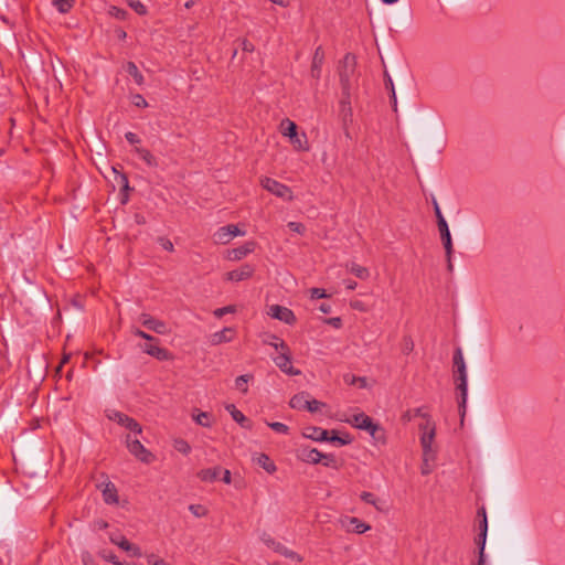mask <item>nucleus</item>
Masks as SVG:
<instances>
[{"label":"nucleus","instance_id":"nucleus-1","mask_svg":"<svg viewBox=\"0 0 565 565\" xmlns=\"http://www.w3.org/2000/svg\"><path fill=\"white\" fill-rule=\"evenodd\" d=\"M297 128V125L289 118L282 119L279 125L280 134L289 139V142L296 151H308L309 143L307 135L305 132L299 134Z\"/></svg>","mask_w":565,"mask_h":565},{"label":"nucleus","instance_id":"nucleus-2","mask_svg":"<svg viewBox=\"0 0 565 565\" xmlns=\"http://www.w3.org/2000/svg\"><path fill=\"white\" fill-rule=\"evenodd\" d=\"M454 364L456 366V381H457V390L460 392V402L459 407L465 412L467 395H468V377H467V369L463 360L461 349H457L454 354Z\"/></svg>","mask_w":565,"mask_h":565},{"label":"nucleus","instance_id":"nucleus-3","mask_svg":"<svg viewBox=\"0 0 565 565\" xmlns=\"http://www.w3.org/2000/svg\"><path fill=\"white\" fill-rule=\"evenodd\" d=\"M418 429L420 431V446L423 450H436L434 447V440L436 437V424L431 417H425L424 422L418 423Z\"/></svg>","mask_w":565,"mask_h":565},{"label":"nucleus","instance_id":"nucleus-4","mask_svg":"<svg viewBox=\"0 0 565 565\" xmlns=\"http://www.w3.org/2000/svg\"><path fill=\"white\" fill-rule=\"evenodd\" d=\"M106 416L109 420H113L129 430V434H135L136 436L142 434L141 425L136 419L121 412L116 409H108L106 412Z\"/></svg>","mask_w":565,"mask_h":565},{"label":"nucleus","instance_id":"nucleus-5","mask_svg":"<svg viewBox=\"0 0 565 565\" xmlns=\"http://www.w3.org/2000/svg\"><path fill=\"white\" fill-rule=\"evenodd\" d=\"M125 444L128 451L141 462L150 463L153 460V455L141 444L138 438H134L131 434L126 435Z\"/></svg>","mask_w":565,"mask_h":565},{"label":"nucleus","instance_id":"nucleus-6","mask_svg":"<svg viewBox=\"0 0 565 565\" xmlns=\"http://www.w3.org/2000/svg\"><path fill=\"white\" fill-rule=\"evenodd\" d=\"M260 185L271 194L276 195L277 198H280L286 201H292L294 195L292 191L289 186L286 184H282L278 182L275 179L263 177L260 179Z\"/></svg>","mask_w":565,"mask_h":565},{"label":"nucleus","instance_id":"nucleus-7","mask_svg":"<svg viewBox=\"0 0 565 565\" xmlns=\"http://www.w3.org/2000/svg\"><path fill=\"white\" fill-rule=\"evenodd\" d=\"M344 420L358 429L366 430L372 437H375L376 433L380 430L379 425H376L373 419L364 413L353 414Z\"/></svg>","mask_w":565,"mask_h":565},{"label":"nucleus","instance_id":"nucleus-8","mask_svg":"<svg viewBox=\"0 0 565 565\" xmlns=\"http://www.w3.org/2000/svg\"><path fill=\"white\" fill-rule=\"evenodd\" d=\"M262 541L263 543L268 546L269 548H271L273 551H275L276 553L296 562V563H301L302 562V556L300 554H298L297 552L292 551V550H289L287 546H285L284 544H281L280 542H277L275 539H273L270 535L268 534H264L262 536Z\"/></svg>","mask_w":565,"mask_h":565},{"label":"nucleus","instance_id":"nucleus-9","mask_svg":"<svg viewBox=\"0 0 565 565\" xmlns=\"http://www.w3.org/2000/svg\"><path fill=\"white\" fill-rule=\"evenodd\" d=\"M339 525L348 533L363 534L371 530V525L356 516L341 515L338 520Z\"/></svg>","mask_w":565,"mask_h":565},{"label":"nucleus","instance_id":"nucleus-10","mask_svg":"<svg viewBox=\"0 0 565 565\" xmlns=\"http://www.w3.org/2000/svg\"><path fill=\"white\" fill-rule=\"evenodd\" d=\"M438 230H439L440 238H441L445 252H446L448 269L451 271L452 270L451 256H452L454 248H452L451 234H450L447 222H443L441 224H438Z\"/></svg>","mask_w":565,"mask_h":565},{"label":"nucleus","instance_id":"nucleus-11","mask_svg":"<svg viewBox=\"0 0 565 565\" xmlns=\"http://www.w3.org/2000/svg\"><path fill=\"white\" fill-rule=\"evenodd\" d=\"M268 315L271 318L282 321L287 324H294L296 322V317L294 312L287 307H282L279 305L270 306L268 309Z\"/></svg>","mask_w":565,"mask_h":565},{"label":"nucleus","instance_id":"nucleus-12","mask_svg":"<svg viewBox=\"0 0 565 565\" xmlns=\"http://www.w3.org/2000/svg\"><path fill=\"white\" fill-rule=\"evenodd\" d=\"M343 66H344V70L340 73V81H341L343 90H347V89H349V85H350V76L354 72V66H355L354 55H352L350 53L345 54V56L343 57Z\"/></svg>","mask_w":565,"mask_h":565},{"label":"nucleus","instance_id":"nucleus-13","mask_svg":"<svg viewBox=\"0 0 565 565\" xmlns=\"http://www.w3.org/2000/svg\"><path fill=\"white\" fill-rule=\"evenodd\" d=\"M255 268L250 264H244L239 268L226 273L225 279L234 282L243 281L253 276Z\"/></svg>","mask_w":565,"mask_h":565},{"label":"nucleus","instance_id":"nucleus-14","mask_svg":"<svg viewBox=\"0 0 565 565\" xmlns=\"http://www.w3.org/2000/svg\"><path fill=\"white\" fill-rule=\"evenodd\" d=\"M275 364L288 375H298L300 371L295 369L291 364L290 351L281 352L279 355L274 358Z\"/></svg>","mask_w":565,"mask_h":565},{"label":"nucleus","instance_id":"nucleus-15","mask_svg":"<svg viewBox=\"0 0 565 565\" xmlns=\"http://www.w3.org/2000/svg\"><path fill=\"white\" fill-rule=\"evenodd\" d=\"M255 249L254 242H246L244 245L227 250L226 258L232 262H237L253 253Z\"/></svg>","mask_w":565,"mask_h":565},{"label":"nucleus","instance_id":"nucleus-16","mask_svg":"<svg viewBox=\"0 0 565 565\" xmlns=\"http://www.w3.org/2000/svg\"><path fill=\"white\" fill-rule=\"evenodd\" d=\"M236 330L231 327H226L221 331L214 332L210 337V343L212 345H218L222 343L232 342L235 338Z\"/></svg>","mask_w":565,"mask_h":565},{"label":"nucleus","instance_id":"nucleus-17","mask_svg":"<svg viewBox=\"0 0 565 565\" xmlns=\"http://www.w3.org/2000/svg\"><path fill=\"white\" fill-rule=\"evenodd\" d=\"M302 436L315 441H327L329 439V431L320 427L308 426L303 428Z\"/></svg>","mask_w":565,"mask_h":565},{"label":"nucleus","instance_id":"nucleus-18","mask_svg":"<svg viewBox=\"0 0 565 565\" xmlns=\"http://www.w3.org/2000/svg\"><path fill=\"white\" fill-rule=\"evenodd\" d=\"M322 452L316 448H301L298 451V458L307 463L317 465L320 463Z\"/></svg>","mask_w":565,"mask_h":565},{"label":"nucleus","instance_id":"nucleus-19","mask_svg":"<svg viewBox=\"0 0 565 565\" xmlns=\"http://www.w3.org/2000/svg\"><path fill=\"white\" fill-rule=\"evenodd\" d=\"M324 62V52L321 46L317 47L312 57L311 76L316 79L321 77L322 65Z\"/></svg>","mask_w":565,"mask_h":565},{"label":"nucleus","instance_id":"nucleus-20","mask_svg":"<svg viewBox=\"0 0 565 565\" xmlns=\"http://www.w3.org/2000/svg\"><path fill=\"white\" fill-rule=\"evenodd\" d=\"M436 456L437 450H423V463L420 467L422 475L427 476L433 471Z\"/></svg>","mask_w":565,"mask_h":565},{"label":"nucleus","instance_id":"nucleus-21","mask_svg":"<svg viewBox=\"0 0 565 565\" xmlns=\"http://www.w3.org/2000/svg\"><path fill=\"white\" fill-rule=\"evenodd\" d=\"M142 350L145 353L156 358L159 361H166L170 356L169 352L166 349L151 343L146 344Z\"/></svg>","mask_w":565,"mask_h":565},{"label":"nucleus","instance_id":"nucleus-22","mask_svg":"<svg viewBox=\"0 0 565 565\" xmlns=\"http://www.w3.org/2000/svg\"><path fill=\"white\" fill-rule=\"evenodd\" d=\"M134 152L150 168L158 167L157 158L146 148L135 147Z\"/></svg>","mask_w":565,"mask_h":565},{"label":"nucleus","instance_id":"nucleus-23","mask_svg":"<svg viewBox=\"0 0 565 565\" xmlns=\"http://www.w3.org/2000/svg\"><path fill=\"white\" fill-rule=\"evenodd\" d=\"M221 472H222L221 467L206 468V469H202L198 473V477L204 482H214L215 480H217L220 478Z\"/></svg>","mask_w":565,"mask_h":565},{"label":"nucleus","instance_id":"nucleus-24","mask_svg":"<svg viewBox=\"0 0 565 565\" xmlns=\"http://www.w3.org/2000/svg\"><path fill=\"white\" fill-rule=\"evenodd\" d=\"M103 499L107 504H117L118 494L114 483L107 482L103 489Z\"/></svg>","mask_w":565,"mask_h":565},{"label":"nucleus","instance_id":"nucleus-25","mask_svg":"<svg viewBox=\"0 0 565 565\" xmlns=\"http://www.w3.org/2000/svg\"><path fill=\"white\" fill-rule=\"evenodd\" d=\"M348 271H350L351 274H353L355 277L362 279V280H366L369 277H370V270L364 267V266H361L356 263H348L345 265Z\"/></svg>","mask_w":565,"mask_h":565},{"label":"nucleus","instance_id":"nucleus-26","mask_svg":"<svg viewBox=\"0 0 565 565\" xmlns=\"http://www.w3.org/2000/svg\"><path fill=\"white\" fill-rule=\"evenodd\" d=\"M309 394L306 392L298 393L290 398L289 405L294 409H306L308 405Z\"/></svg>","mask_w":565,"mask_h":565},{"label":"nucleus","instance_id":"nucleus-27","mask_svg":"<svg viewBox=\"0 0 565 565\" xmlns=\"http://www.w3.org/2000/svg\"><path fill=\"white\" fill-rule=\"evenodd\" d=\"M360 499L363 502L373 505L379 512L383 511L382 501L374 493L369 492V491H363L360 494Z\"/></svg>","mask_w":565,"mask_h":565},{"label":"nucleus","instance_id":"nucleus-28","mask_svg":"<svg viewBox=\"0 0 565 565\" xmlns=\"http://www.w3.org/2000/svg\"><path fill=\"white\" fill-rule=\"evenodd\" d=\"M425 417H430L429 414L426 412L425 407L408 409L403 415V418L406 422L414 420L415 418H420V422H424Z\"/></svg>","mask_w":565,"mask_h":565},{"label":"nucleus","instance_id":"nucleus-29","mask_svg":"<svg viewBox=\"0 0 565 565\" xmlns=\"http://www.w3.org/2000/svg\"><path fill=\"white\" fill-rule=\"evenodd\" d=\"M256 461L268 473H274L277 470L275 462L265 454H259Z\"/></svg>","mask_w":565,"mask_h":565},{"label":"nucleus","instance_id":"nucleus-30","mask_svg":"<svg viewBox=\"0 0 565 565\" xmlns=\"http://www.w3.org/2000/svg\"><path fill=\"white\" fill-rule=\"evenodd\" d=\"M126 72L134 78L135 83L141 86L145 82L143 75L134 62H128L125 66Z\"/></svg>","mask_w":565,"mask_h":565},{"label":"nucleus","instance_id":"nucleus-31","mask_svg":"<svg viewBox=\"0 0 565 565\" xmlns=\"http://www.w3.org/2000/svg\"><path fill=\"white\" fill-rule=\"evenodd\" d=\"M213 241L215 244H228L232 241L231 234L226 226L220 227L214 234H213Z\"/></svg>","mask_w":565,"mask_h":565},{"label":"nucleus","instance_id":"nucleus-32","mask_svg":"<svg viewBox=\"0 0 565 565\" xmlns=\"http://www.w3.org/2000/svg\"><path fill=\"white\" fill-rule=\"evenodd\" d=\"M146 328L148 330H151V331L158 333V334H166L168 332L166 322H163L159 319H156L153 317H151V319L149 320V323L147 324Z\"/></svg>","mask_w":565,"mask_h":565},{"label":"nucleus","instance_id":"nucleus-33","mask_svg":"<svg viewBox=\"0 0 565 565\" xmlns=\"http://www.w3.org/2000/svg\"><path fill=\"white\" fill-rule=\"evenodd\" d=\"M226 411H228V412H230V414H231L232 418H233L236 423H238V424H239L241 426H243V427L249 428V426H248V425H246V423H247V418L245 417V415H244L241 411H238V409L235 407V405H233V404L227 405V406H226Z\"/></svg>","mask_w":565,"mask_h":565},{"label":"nucleus","instance_id":"nucleus-34","mask_svg":"<svg viewBox=\"0 0 565 565\" xmlns=\"http://www.w3.org/2000/svg\"><path fill=\"white\" fill-rule=\"evenodd\" d=\"M193 420L203 427L212 426V415L207 412H199L192 415Z\"/></svg>","mask_w":565,"mask_h":565},{"label":"nucleus","instance_id":"nucleus-35","mask_svg":"<svg viewBox=\"0 0 565 565\" xmlns=\"http://www.w3.org/2000/svg\"><path fill=\"white\" fill-rule=\"evenodd\" d=\"M253 379L249 374L239 375L235 380V387L241 391L242 393H247L248 391V382Z\"/></svg>","mask_w":565,"mask_h":565},{"label":"nucleus","instance_id":"nucleus-36","mask_svg":"<svg viewBox=\"0 0 565 565\" xmlns=\"http://www.w3.org/2000/svg\"><path fill=\"white\" fill-rule=\"evenodd\" d=\"M173 448L183 455H189L191 452V446L185 439L182 438H177L173 440Z\"/></svg>","mask_w":565,"mask_h":565},{"label":"nucleus","instance_id":"nucleus-37","mask_svg":"<svg viewBox=\"0 0 565 565\" xmlns=\"http://www.w3.org/2000/svg\"><path fill=\"white\" fill-rule=\"evenodd\" d=\"M53 4L56 7L58 12L66 13L73 8L74 0H53Z\"/></svg>","mask_w":565,"mask_h":565},{"label":"nucleus","instance_id":"nucleus-38","mask_svg":"<svg viewBox=\"0 0 565 565\" xmlns=\"http://www.w3.org/2000/svg\"><path fill=\"white\" fill-rule=\"evenodd\" d=\"M479 521V532L488 533V519L484 507L480 508L477 512Z\"/></svg>","mask_w":565,"mask_h":565},{"label":"nucleus","instance_id":"nucleus-39","mask_svg":"<svg viewBox=\"0 0 565 565\" xmlns=\"http://www.w3.org/2000/svg\"><path fill=\"white\" fill-rule=\"evenodd\" d=\"M320 463H322L324 467H330V468H335V469L339 468L335 457L331 454H322Z\"/></svg>","mask_w":565,"mask_h":565},{"label":"nucleus","instance_id":"nucleus-40","mask_svg":"<svg viewBox=\"0 0 565 565\" xmlns=\"http://www.w3.org/2000/svg\"><path fill=\"white\" fill-rule=\"evenodd\" d=\"M267 426L270 427L274 431H276L278 434L286 435L289 433V427L287 425H285L284 423L267 422Z\"/></svg>","mask_w":565,"mask_h":565},{"label":"nucleus","instance_id":"nucleus-41","mask_svg":"<svg viewBox=\"0 0 565 565\" xmlns=\"http://www.w3.org/2000/svg\"><path fill=\"white\" fill-rule=\"evenodd\" d=\"M125 552L129 553L134 557H140L141 556V550L138 545L130 543L127 541V543L122 546Z\"/></svg>","mask_w":565,"mask_h":565},{"label":"nucleus","instance_id":"nucleus-42","mask_svg":"<svg viewBox=\"0 0 565 565\" xmlns=\"http://www.w3.org/2000/svg\"><path fill=\"white\" fill-rule=\"evenodd\" d=\"M125 552L129 553L134 557H140L141 556V550L138 545L130 543L127 541V543L122 546Z\"/></svg>","mask_w":565,"mask_h":565},{"label":"nucleus","instance_id":"nucleus-43","mask_svg":"<svg viewBox=\"0 0 565 565\" xmlns=\"http://www.w3.org/2000/svg\"><path fill=\"white\" fill-rule=\"evenodd\" d=\"M235 311H236V307L233 305H230V306H225V307L215 309L213 313L216 318H222L224 315L234 313Z\"/></svg>","mask_w":565,"mask_h":565},{"label":"nucleus","instance_id":"nucleus-44","mask_svg":"<svg viewBox=\"0 0 565 565\" xmlns=\"http://www.w3.org/2000/svg\"><path fill=\"white\" fill-rule=\"evenodd\" d=\"M129 6L138 13L146 14V6L140 0H129Z\"/></svg>","mask_w":565,"mask_h":565},{"label":"nucleus","instance_id":"nucleus-45","mask_svg":"<svg viewBox=\"0 0 565 565\" xmlns=\"http://www.w3.org/2000/svg\"><path fill=\"white\" fill-rule=\"evenodd\" d=\"M146 559H147L148 565H170L163 558H160L154 554H148L146 556Z\"/></svg>","mask_w":565,"mask_h":565},{"label":"nucleus","instance_id":"nucleus-46","mask_svg":"<svg viewBox=\"0 0 565 565\" xmlns=\"http://www.w3.org/2000/svg\"><path fill=\"white\" fill-rule=\"evenodd\" d=\"M131 332L136 335V337H139L141 339H145L147 341H151V342H157L158 339H156L154 337H152L151 334L138 329V328H132Z\"/></svg>","mask_w":565,"mask_h":565},{"label":"nucleus","instance_id":"nucleus-47","mask_svg":"<svg viewBox=\"0 0 565 565\" xmlns=\"http://www.w3.org/2000/svg\"><path fill=\"white\" fill-rule=\"evenodd\" d=\"M109 540L113 544L117 545L119 548H122V546L127 543V539L119 534H110Z\"/></svg>","mask_w":565,"mask_h":565},{"label":"nucleus","instance_id":"nucleus-48","mask_svg":"<svg viewBox=\"0 0 565 565\" xmlns=\"http://www.w3.org/2000/svg\"><path fill=\"white\" fill-rule=\"evenodd\" d=\"M324 404L322 402H319L317 399H309L308 398V405L306 407L307 411L311 413L318 412Z\"/></svg>","mask_w":565,"mask_h":565},{"label":"nucleus","instance_id":"nucleus-49","mask_svg":"<svg viewBox=\"0 0 565 565\" xmlns=\"http://www.w3.org/2000/svg\"><path fill=\"white\" fill-rule=\"evenodd\" d=\"M226 228L228 230L232 239L236 236H244L246 234L245 231L241 230L237 225L234 224L226 225Z\"/></svg>","mask_w":565,"mask_h":565},{"label":"nucleus","instance_id":"nucleus-50","mask_svg":"<svg viewBox=\"0 0 565 565\" xmlns=\"http://www.w3.org/2000/svg\"><path fill=\"white\" fill-rule=\"evenodd\" d=\"M189 510L198 518L204 516L206 514V509L200 504H191Z\"/></svg>","mask_w":565,"mask_h":565},{"label":"nucleus","instance_id":"nucleus-51","mask_svg":"<svg viewBox=\"0 0 565 565\" xmlns=\"http://www.w3.org/2000/svg\"><path fill=\"white\" fill-rule=\"evenodd\" d=\"M132 104H134L135 106H137V107H142V108L148 107V103H147V100H146V99L143 98V96H142V95H140V94H136V95H134V97H132Z\"/></svg>","mask_w":565,"mask_h":565},{"label":"nucleus","instance_id":"nucleus-52","mask_svg":"<svg viewBox=\"0 0 565 565\" xmlns=\"http://www.w3.org/2000/svg\"><path fill=\"white\" fill-rule=\"evenodd\" d=\"M288 227L292 231V232H296L298 234H303L305 231H306V227L302 223H299V222H289L288 223Z\"/></svg>","mask_w":565,"mask_h":565},{"label":"nucleus","instance_id":"nucleus-53","mask_svg":"<svg viewBox=\"0 0 565 565\" xmlns=\"http://www.w3.org/2000/svg\"><path fill=\"white\" fill-rule=\"evenodd\" d=\"M331 433H332V436H329V439L327 441L338 443L341 446L347 445L351 441L348 437L342 438V437L337 436L334 430H332Z\"/></svg>","mask_w":565,"mask_h":565},{"label":"nucleus","instance_id":"nucleus-54","mask_svg":"<svg viewBox=\"0 0 565 565\" xmlns=\"http://www.w3.org/2000/svg\"><path fill=\"white\" fill-rule=\"evenodd\" d=\"M433 204H434V211H435V215L437 217V224H441L443 222H447L441 213V210L436 201V199L433 200Z\"/></svg>","mask_w":565,"mask_h":565},{"label":"nucleus","instance_id":"nucleus-55","mask_svg":"<svg viewBox=\"0 0 565 565\" xmlns=\"http://www.w3.org/2000/svg\"><path fill=\"white\" fill-rule=\"evenodd\" d=\"M487 535H488V533L479 532L478 537L476 539V544L478 545V550L479 548L486 550Z\"/></svg>","mask_w":565,"mask_h":565},{"label":"nucleus","instance_id":"nucleus-56","mask_svg":"<svg viewBox=\"0 0 565 565\" xmlns=\"http://www.w3.org/2000/svg\"><path fill=\"white\" fill-rule=\"evenodd\" d=\"M310 296L312 299H320V298L328 297L324 289H321V288H312L310 290Z\"/></svg>","mask_w":565,"mask_h":565},{"label":"nucleus","instance_id":"nucleus-57","mask_svg":"<svg viewBox=\"0 0 565 565\" xmlns=\"http://www.w3.org/2000/svg\"><path fill=\"white\" fill-rule=\"evenodd\" d=\"M100 556H102L105 561L110 562V563H113L114 565H116V563H120V562L117 559L116 555H115L114 553H111V552H102V553H100Z\"/></svg>","mask_w":565,"mask_h":565},{"label":"nucleus","instance_id":"nucleus-58","mask_svg":"<svg viewBox=\"0 0 565 565\" xmlns=\"http://www.w3.org/2000/svg\"><path fill=\"white\" fill-rule=\"evenodd\" d=\"M125 138L131 145H138L140 142V138L131 131L126 132Z\"/></svg>","mask_w":565,"mask_h":565},{"label":"nucleus","instance_id":"nucleus-59","mask_svg":"<svg viewBox=\"0 0 565 565\" xmlns=\"http://www.w3.org/2000/svg\"><path fill=\"white\" fill-rule=\"evenodd\" d=\"M159 242H160V245L168 252H172L173 250V244L170 239L168 238H164V237H160L159 238Z\"/></svg>","mask_w":565,"mask_h":565},{"label":"nucleus","instance_id":"nucleus-60","mask_svg":"<svg viewBox=\"0 0 565 565\" xmlns=\"http://www.w3.org/2000/svg\"><path fill=\"white\" fill-rule=\"evenodd\" d=\"M486 550L479 548L478 550V559L477 565H488L486 559Z\"/></svg>","mask_w":565,"mask_h":565},{"label":"nucleus","instance_id":"nucleus-61","mask_svg":"<svg viewBox=\"0 0 565 565\" xmlns=\"http://www.w3.org/2000/svg\"><path fill=\"white\" fill-rule=\"evenodd\" d=\"M326 323L334 327V328H340L341 327V319L339 317H333V318H329V319H326L324 320Z\"/></svg>","mask_w":565,"mask_h":565},{"label":"nucleus","instance_id":"nucleus-62","mask_svg":"<svg viewBox=\"0 0 565 565\" xmlns=\"http://www.w3.org/2000/svg\"><path fill=\"white\" fill-rule=\"evenodd\" d=\"M151 319V316L148 315V313H141L139 317H138V321L140 322L141 326H143L145 328L147 327V324L149 323V320Z\"/></svg>","mask_w":565,"mask_h":565},{"label":"nucleus","instance_id":"nucleus-63","mask_svg":"<svg viewBox=\"0 0 565 565\" xmlns=\"http://www.w3.org/2000/svg\"><path fill=\"white\" fill-rule=\"evenodd\" d=\"M222 481L226 484H230L231 483V471L228 469H223L222 468Z\"/></svg>","mask_w":565,"mask_h":565},{"label":"nucleus","instance_id":"nucleus-64","mask_svg":"<svg viewBox=\"0 0 565 565\" xmlns=\"http://www.w3.org/2000/svg\"><path fill=\"white\" fill-rule=\"evenodd\" d=\"M276 350H281V352H288L289 351V348L288 345L282 341V340H279L277 343H276Z\"/></svg>","mask_w":565,"mask_h":565}]
</instances>
